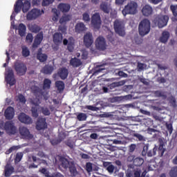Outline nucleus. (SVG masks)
<instances>
[{"label": "nucleus", "instance_id": "1", "mask_svg": "<svg viewBox=\"0 0 177 177\" xmlns=\"http://www.w3.org/2000/svg\"><path fill=\"white\" fill-rule=\"evenodd\" d=\"M28 28L30 31H31V32L37 34L35 36L33 44L32 45V48H33V49H37V48H38L39 45H41V43L44 40V32H40L41 26L35 24L29 25Z\"/></svg>", "mask_w": 177, "mask_h": 177}, {"label": "nucleus", "instance_id": "2", "mask_svg": "<svg viewBox=\"0 0 177 177\" xmlns=\"http://www.w3.org/2000/svg\"><path fill=\"white\" fill-rule=\"evenodd\" d=\"M151 26L150 21L147 19H142L138 25V32L141 37H145L150 32Z\"/></svg>", "mask_w": 177, "mask_h": 177}, {"label": "nucleus", "instance_id": "3", "mask_svg": "<svg viewBox=\"0 0 177 177\" xmlns=\"http://www.w3.org/2000/svg\"><path fill=\"white\" fill-rule=\"evenodd\" d=\"M113 28L115 34L119 35V37H125V24L124 21L121 19H115L113 23Z\"/></svg>", "mask_w": 177, "mask_h": 177}, {"label": "nucleus", "instance_id": "4", "mask_svg": "<svg viewBox=\"0 0 177 177\" xmlns=\"http://www.w3.org/2000/svg\"><path fill=\"white\" fill-rule=\"evenodd\" d=\"M122 13L124 16H127V15H136L138 13V3L133 1H130L124 6Z\"/></svg>", "mask_w": 177, "mask_h": 177}, {"label": "nucleus", "instance_id": "5", "mask_svg": "<svg viewBox=\"0 0 177 177\" xmlns=\"http://www.w3.org/2000/svg\"><path fill=\"white\" fill-rule=\"evenodd\" d=\"M157 151L160 157H162L164 156V153L165 152V149L164 148V142L160 141L158 147L155 145L153 150H149L148 151L147 156L148 157H153V156H156Z\"/></svg>", "mask_w": 177, "mask_h": 177}, {"label": "nucleus", "instance_id": "6", "mask_svg": "<svg viewBox=\"0 0 177 177\" xmlns=\"http://www.w3.org/2000/svg\"><path fill=\"white\" fill-rule=\"evenodd\" d=\"M95 48L97 50L103 52L107 49L109 46L107 45V41L103 37V36H99L95 41Z\"/></svg>", "mask_w": 177, "mask_h": 177}, {"label": "nucleus", "instance_id": "7", "mask_svg": "<svg viewBox=\"0 0 177 177\" xmlns=\"http://www.w3.org/2000/svg\"><path fill=\"white\" fill-rule=\"evenodd\" d=\"M42 13H44L43 10L41 11V10L38 8H33L27 13L26 19L28 21L35 20L36 19H38Z\"/></svg>", "mask_w": 177, "mask_h": 177}, {"label": "nucleus", "instance_id": "8", "mask_svg": "<svg viewBox=\"0 0 177 177\" xmlns=\"http://www.w3.org/2000/svg\"><path fill=\"white\" fill-rule=\"evenodd\" d=\"M3 128L6 130V132L9 135H16V133L17 132V129L12 121L6 122Z\"/></svg>", "mask_w": 177, "mask_h": 177}, {"label": "nucleus", "instance_id": "9", "mask_svg": "<svg viewBox=\"0 0 177 177\" xmlns=\"http://www.w3.org/2000/svg\"><path fill=\"white\" fill-rule=\"evenodd\" d=\"M14 68L17 75H25L27 73V66L23 62H15Z\"/></svg>", "mask_w": 177, "mask_h": 177}, {"label": "nucleus", "instance_id": "10", "mask_svg": "<svg viewBox=\"0 0 177 177\" xmlns=\"http://www.w3.org/2000/svg\"><path fill=\"white\" fill-rule=\"evenodd\" d=\"M19 134L21 135V139H25L26 140H31L34 136L30 133V130L26 127H21L19 128Z\"/></svg>", "mask_w": 177, "mask_h": 177}, {"label": "nucleus", "instance_id": "11", "mask_svg": "<svg viewBox=\"0 0 177 177\" xmlns=\"http://www.w3.org/2000/svg\"><path fill=\"white\" fill-rule=\"evenodd\" d=\"M91 26L96 30H99L102 26V19L100 14L95 13L91 17Z\"/></svg>", "mask_w": 177, "mask_h": 177}, {"label": "nucleus", "instance_id": "12", "mask_svg": "<svg viewBox=\"0 0 177 177\" xmlns=\"http://www.w3.org/2000/svg\"><path fill=\"white\" fill-rule=\"evenodd\" d=\"M6 81L7 84H9L10 86H13V85L16 84V79L15 78V72H13V69L10 68L8 70L6 75Z\"/></svg>", "mask_w": 177, "mask_h": 177}, {"label": "nucleus", "instance_id": "13", "mask_svg": "<svg viewBox=\"0 0 177 177\" xmlns=\"http://www.w3.org/2000/svg\"><path fill=\"white\" fill-rule=\"evenodd\" d=\"M48 128V123L46 118H38L36 122V129L37 131H44Z\"/></svg>", "mask_w": 177, "mask_h": 177}, {"label": "nucleus", "instance_id": "14", "mask_svg": "<svg viewBox=\"0 0 177 177\" xmlns=\"http://www.w3.org/2000/svg\"><path fill=\"white\" fill-rule=\"evenodd\" d=\"M156 23L159 28H162L168 24V20H169V17L167 15H160L156 17Z\"/></svg>", "mask_w": 177, "mask_h": 177}, {"label": "nucleus", "instance_id": "15", "mask_svg": "<svg viewBox=\"0 0 177 177\" xmlns=\"http://www.w3.org/2000/svg\"><path fill=\"white\" fill-rule=\"evenodd\" d=\"M84 44L86 48H91L93 44V35L91 32H88L84 35Z\"/></svg>", "mask_w": 177, "mask_h": 177}, {"label": "nucleus", "instance_id": "16", "mask_svg": "<svg viewBox=\"0 0 177 177\" xmlns=\"http://www.w3.org/2000/svg\"><path fill=\"white\" fill-rule=\"evenodd\" d=\"M18 120L19 121H20V122H22V124H26L28 125L30 124H32V119L31 118V117L24 113H21L19 115Z\"/></svg>", "mask_w": 177, "mask_h": 177}, {"label": "nucleus", "instance_id": "17", "mask_svg": "<svg viewBox=\"0 0 177 177\" xmlns=\"http://www.w3.org/2000/svg\"><path fill=\"white\" fill-rule=\"evenodd\" d=\"M15 172V167L7 163L4 167L3 175L5 177H10Z\"/></svg>", "mask_w": 177, "mask_h": 177}, {"label": "nucleus", "instance_id": "18", "mask_svg": "<svg viewBox=\"0 0 177 177\" xmlns=\"http://www.w3.org/2000/svg\"><path fill=\"white\" fill-rule=\"evenodd\" d=\"M31 91L34 96H35L36 97H45L42 89H41L39 87L37 86H32L31 87Z\"/></svg>", "mask_w": 177, "mask_h": 177}, {"label": "nucleus", "instance_id": "19", "mask_svg": "<svg viewBox=\"0 0 177 177\" xmlns=\"http://www.w3.org/2000/svg\"><path fill=\"white\" fill-rule=\"evenodd\" d=\"M57 9L62 13H68V12H70V9H71V6L68 3H61L57 6Z\"/></svg>", "mask_w": 177, "mask_h": 177}, {"label": "nucleus", "instance_id": "20", "mask_svg": "<svg viewBox=\"0 0 177 177\" xmlns=\"http://www.w3.org/2000/svg\"><path fill=\"white\" fill-rule=\"evenodd\" d=\"M75 31L77 34H82V32L86 31V26L84 22H78L75 26Z\"/></svg>", "mask_w": 177, "mask_h": 177}, {"label": "nucleus", "instance_id": "21", "mask_svg": "<svg viewBox=\"0 0 177 177\" xmlns=\"http://www.w3.org/2000/svg\"><path fill=\"white\" fill-rule=\"evenodd\" d=\"M4 115L6 120H12L15 115V109L12 106H8L4 112Z\"/></svg>", "mask_w": 177, "mask_h": 177}, {"label": "nucleus", "instance_id": "22", "mask_svg": "<svg viewBox=\"0 0 177 177\" xmlns=\"http://www.w3.org/2000/svg\"><path fill=\"white\" fill-rule=\"evenodd\" d=\"M57 75L61 80H66L67 77H68V69H67L66 67L61 68L59 69Z\"/></svg>", "mask_w": 177, "mask_h": 177}, {"label": "nucleus", "instance_id": "23", "mask_svg": "<svg viewBox=\"0 0 177 177\" xmlns=\"http://www.w3.org/2000/svg\"><path fill=\"white\" fill-rule=\"evenodd\" d=\"M53 41L55 45H60L63 42V34L55 32L53 35Z\"/></svg>", "mask_w": 177, "mask_h": 177}, {"label": "nucleus", "instance_id": "24", "mask_svg": "<svg viewBox=\"0 0 177 177\" xmlns=\"http://www.w3.org/2000/svg\"><path fill=\"white\" fill-rule=\"evenodd\" d=\"M142 13L143 16L149 17V16H151V15H153V8L147 4L142 8Z\"/></svg>", "mask_w": 177, "mask_h": 177}, {"label": "nucleus", "instance_id": "25", "mask_svg": "<svg viewBox=\"0 0 177 177\" xmlns=\"http://www.w3.org/2000/svg\"><path fill=\"white\" fill-rule=\"evenodd\" d=\"M37 59L39 60L41 63L46 62L48 60V55L46 54L42 53V48H39L37 53Z\"/></svg>", "mask_w": 177, "mask_h": 177}, {"label": "nucleus", "instance_id": "26", "mask_svg": "<svg viewBox=\"0 0 177 177\" xmlns=\"http://www.w3.org/2000/svg\"><path fill=\"white\" fill-rule=\"evenodd\" d=\"M100 9L104 13L109 14L110 13V6H109V3L107 2H102L101 3L100 6Z\"/></svg>", "mask_w": 177, "mask_h": 177}, {"label": "nucleus", "instance_id": "27", "mask_svg": "<svg viewBox=\"0 0 177 177\" xmlns=\"http://www.w3.org/2000/svg\"><path fill=\"white\" fill-rule=\"evenodd\" d=\"M53 70H55L53 66L45 65V66L42 68L41 73H43V74L50 75L52 73H53Z\"/></svg>", "mask_w": 177, "mask_h": 177}, {"label": "nucleus", "instance_id": "28", "mask_svg": "<svg viewBox=\"0 0 177 177\" xmlns=\"http://www.w3.org/2000/svg\"><path fill=\"white\" fill-rule=\"evenodd\" d=\"M24 0H17L14 5V12L17 14L21 11V5H23V1Z\"/></svg>", "mask_w": 177, "mask_h": 177}, {"label": "nucleus", "instance_id": "29", "mask_svg": "<svg viewBox=\"0 0 177 177\" xmlns=\"http://www.w3.org/2000/svg\"><path fill=\"white\" fill-rule=\"evenodd\" d=\"M75 45V39L74 37H71L68 38V44L67 46V49L69 52H73L74 50V46Z\"/></svg>", "mask_w": 177, "mask_h": 177}, {"label": "nucleus", "instance_id": "30", "mask_svg": "<svg viewBox=\"0 0 177 177\" xmlns=\"http://www.w3.org/2000/svg\"><path fill=\"white\" fill-rule=\"evenodd\" d=\"M21 8L22 12L24 13H27V12L30 10V8H31V3L28 0L25 1L24 3L22 1Z\"/></svg>", "mask_w": 177, "mask_h": 177}, {"label": "nucleus", "instance_id": "31", "mask_svg": "<svg viewBox=\"0 0 177 177\" xmlns=\"http://www.w3.org/2000/svg\"><path fill=\"white\" fill-rule=\"evenodd\" d=\"M168 39H169V32L163 31L162 36L160 37V42L162 44H167V42H168Z\"/></svg>", "mask_w": 177, "mask_h": 177}, {"label": "nucleus", "instance_id": "32", "mask_svg": "<svg viewBox=\"0 0 177 177\" xmlns=\"http://www.w3.org/2000/svg\"><path fill=\"white\" fill-rule=\"evenodd\" d=\"M68 168L69 169L70 174L72 176H77V175H78L77 167H75V165L73 162H71V165Z\"/></svg>", "mask_w": 177, "mask_h": 177}, {"label": "nucleus", "instance_id": "33", "mask_svg": "<svg viewBox=\"0 0 177 177\" xmlns=\"http://www.w3.org/2000/svg\"><path fill=\"white\" fill-rule=\"evenodd\" d=\"M61 167L64 168V169H67L71 165V162L68 161L66 158H61Z\"/></svg>", "mask_w": 177, "mask_h": 177}, {"label": "nucleus", "instance_id": "34", "mask_svg": "<svg viewBox=\"0 0 177 177\" xmlns=\"http://www.w3.org/2000/svg\"><path fill=\"white\" fill-rule=\"evenodd\" d=\"M70 64L71 66H73V67H80V66L82 64V62H81V59L74 57L70 60Z\"/></svg>", "mask_w": 177, "mask_h": 177}, {"label": "nucleus", "instance_id": "35", "mask_svg": "<svg viewBox=\"0 0 177 177\" xmlns=\"http://www.w3.org/2000/svg\"><path fill=\"white\" fill-rule=\"evenodd\" d=\"M55 86L59 92H63L65 88L64 82L60 80L57 81L55 82Z\"/></svg>", "mask_w": 177, "mask_h": 177}, {"label": "nucleus", "instance_id": "36", "mask_svg": "<svg viewBox=\"0 0 177 177\" xmlns=\"http://www.w3.org/2000/svg\"><path fill=\"white\" fill-rule=\"evenodd\" d=\"M26 25L24 24H19L18 26V31L20 37H24L26 35Z\"/></svg>", "mask_w": 177, "mask_h": 177}, {"label": "nucleus", "instance_id": "37", "mask_svg": "<svg viewBox=\"0 0 177 177\" xmlns=\"http://www.w3.org/2000/svg\"><path fill=\"white\" fill-rule=\"evenodd\" d=\"M143 162H145V160L142 158L137 157L133 160V164L135 167H140L143 165Z\"/></svg>", "mask_w": 177, "mask_h": 177}, {"label": "nucleus", "instance_id": "38", "mask_svg": "<svg viewBox=\"0 0 177 177\" xmlns=\"http://www.w3.org/2000/svg\"><path fill=\"white\" fill-rule=\"evenodd\" d=\"M71 20V15H64L60 19H59V24H64L67 21H70Z\"/></svg>", "mask_w": 177, "mask_h": 177}, {"label": "nucleus", "instance_id": "39", "mask_svg": "<svg viewBox=\"0 0 177 177\" xmlns=\"http://www.w3.org/2000/svg\"><path fill=\"white\" fill-rule=\"evenodd\" d=\"M23 156H24L23 152L17 153L15 158L14 159L15 164H19V162H20L23 159Z\"/></svg>", "mask_w": 177, "mask_h": 177}, {"label": "nucleus", "instance_id": "40", "mask_svg": "<svg viewBox=\"0 0 177 177\" xmlns=\"http://www.w3.org/2000/svg\"><path fill=\"white\" fill-rule=\"evenodd\" d=\"M52 84V81L49 79H44L43 84V89H50V85Z\"/></svg>", "mask_w": 177, "mask_h": 177}, {"label": "nucleus", "instance_id": "41", "mask_svg": "<svg viewBox=\"0 0 177 177\" xmlns=\"http://www.w3.org/2000/svg\"><path fill=\"white\" fill-rule=\"evenodd\" d=\"M30 111L32 113V117H33V118H38L39 115V113H38V107L32 106Z\"/></svg>", "mask_w": 177, "mask_h": 177}, {"label": "nucleus", "instance_id": "42", "mask_svg": "<svg viewBox=\"0 0 177 177\" xmlns=\"http://www.w3.org/2000/svg\"><path fill=\"white\" fill-rule=\"evenodd\" d=\"M86 118H88V115H86V113H80L77 115V119L78 121H86Z\"/></svg>", "mask_w": 177, "mask_h": 177}, {"label": "nucleus", "instance_id": "43", "mask_svg": "<svg viewBox=\"0 0 177 177\" xmlns=\"http://www.w3.org/2000/svg\"><path fill=\"white\" fill-rule=\"evenodd\" d=\"M39 99H42V97H36L35 98H31L30 100V104H33V106H39Z\"/></svg>", "mask_w": 177, "mask_h": 177}, {"label": "nucleus", "instance_id": "44", "mask_svg": "<svg viewBox=\"0 0 177 177\" xmlns=\"http://www.w3.org/2000/svg\"><path fill=\"white\" fill-rule=\"evenodd\" d=\"M82 20L84 23H89L91 21V16L88 12H84L82 15Z\"/></svg>", "mask_w": 177, "mask_h": 177}, {"label": "nucleus", "instance_id": "45", "mask_svg": "<svg viewBox=\"0 0 177 177\" xmlns=\"http://www.w3.org/2000/svg\"><path fill=\"white\" fill-rule=\"evenodd\" d=\"M169 175L170 177H177V166L171 169Z\"/></svg>", "mask_w": 177, "mask_h": 177}, {"label": "nucleus", "instance_id": "46", "mask_svg": "<svg viewBox=\"0 0 177 177\" xmlns=\"http://www.w3.org/2000/svg\"><path fill=\"white\" fill-rule=\"evenodd\" d=\"M169 102L172 107L175 108L177 106L176 99H175V97H174V96L169 97Z\"/></svg>", "mask_w": 177, "mask_h": 177}, {"label": "nucleus", "instance_id": "47", "mask_svg": "<svg viewBox=\"0 0 177 177\" xmlns=\"http://www.w3.org/2000/svg\"><path fill=\"white\" fill-rule=\"evenodd\" d=\"M41 111L44 115H50V111L48 107L41 106Z\"/></svg>", "mask_w": 177, "mask_h": 177}, {"label": "nucleus", "instance_id": "48", "mask_svg": "<svg viewBox=\"0 0 177 177\" xmlns=\"http://www.w3.org/2000/svg\"><path fill=\"white\" fill-rule=\"evenodd\" d=\"M102 67H103V65L97 66L95 67V71H94L95 75L99 74V73H102V71H103V70H106L104 68H102Z\"/></svg>", "mask_w": 177, "mask_h": 177}, {"label": "nucleus", "instance_id": "49", "mask_svg": "<svg viewBox=\"0 0 177 177\" xmlns=\"http://www.w3.org/2000/svg\"><path fill=\"white\" fill-rule=\"evenodd\" d=\"M154 95L157 97H163V99H167V95L164 94V93L160 91H156L154 92Z\"/></svg>", "mask_w": 177, "mask_h": 177}, {"label": "nucleus", "instance_id": "50", "mask_svg": "<svg viewBox=\"0 0 177 177\" xmlns=\"http://www.w3.org/2000/svg\"><path fill=\"white\" fill-rule=\"evenodd\" d=\"M22 56L24 57H28L30 56V50L27 47L22 48Z\"/></svg>", "mask_w": 177, "mask_h": 177}, {"label": "nucleus", "instance_id": "51", "mask_svg": "<svg viewBox=\"0 0 177 177\" xmlns=\"http://www.w3.org/2000/svg\"><path fill=\"white\" fill-rule=\"evenodd\" d=\"M133 136L138 139L139 142H145V140H146V139H145V137L139 133H133Z\"/></svg>", "mask_w": 177, "mask_h": 177}, {"label": "nucleus", "instance_id": "52", "mask_svg": "<svg viewBox=\"0 0 177 177\" xmlns=\"http://www.w3.org/2000/svg\"><path fill=\"white\" fill-rule=\"evenodd\" d=\"M148 152H149V144H147L143 147V149L142 151V156H143V157L147 156Z\"/></svg>", "mask_w": 177, "mask_h": 177}, {"label": "nucleus", "instance_id": "53", "mask_svg": "<svg viewBox=\"0 0 177 177\" xmlns=\"http://www.w3.org/2000/svg\"><path fill=\"white\" fill-rule=\"evenodd\" d=\"M86 171L87 172H92L93 171V167L92 166V163L90 162H86Z\"/></svg>", "mask_w": 177, "mask_h": 177}, {"label": "nucleus", "instance_id": "54", "mask_svg": "<svg viewBox=\"0 0 177 177\" xmlns=\"http://www.w3.org/2000/svg\"><path fill=\"white\" fill-rule=\"evenodd\" d=\"M55 2V0H43L41 5L43 6H49V5H52Z\"/></svg>", "mask_w": 177, "mask_h": 177}, {"label": "nucleus", "instance_id": "55", "mask_svg": "<svg viewBox=\"0 0 177 177\" xmlns=\"http://www.w3.org/2000/svg\"><path fill=\"white\" fill-rule=\"evenodd\" d=\"M120 85H121V82H113L109 86V89H114V88L120 86Z\"/></svg>", "mask_w": 177, "mask_h": 177}, {"label": "nucleus", "instance_id": "56", "mask_svg": "<svg viewBox=\"0 0 177 177\" xmlns=\"http://www.w3.org/2000/svg\"><path fill=\"white\" fill-rule=\"evenodd\" d=\"M39 172H41V174H43L46 177H49V171L46 170V168L43 167L42 169H40L39 170Z\"/></svg>", "mask_w": 177, "mask_h": 177}, {"label": "nucleus", "instance_id": "57", "mask_svg": "<svg viewBox=\"0 0 177 177\" xmlns=\"http://www.w3.org/2000/svg\"><path fill=\"white\" fill-rule=\"evenodd\" d=\"M53 12H54L55 15V16L53 17V21H57V20H59V14L57 13V10H56L55 8H53Z\"/></svg>", "mask_w": 177, "mask_h": 177}, {"label": "nucleus", "instance_id": "58", "mask_svg": "<svg viewBox=\"0 0 177 177\" xmlns=\"http://www.w3.org/2000/svg\"><path fill=\"white\" fill-rule=\"evenodd\" d=\"M18 99H19L20 103L26 104V102H27V100H26V97H24V95H23V94H19L18 95Z\"/></svg>", "mask_w": 177, "mask_h": 177}, {"label": "nucleus", "instance_id": "59", "mask_svg": "<svg viewBox=\"0 0 177 177\" xmlns=\"http://www.w3.org/2000/svg\"><path fill=\"white\" fill-rule=\"evenodd\" d=\"M170 9H171L174 16L176 17L177 16V6L171 5L170 6Z\"/></svg>", "mask_w": 177, "mask_h": 177}, {"label": "nucleus", "instance_id": "60", "mask_svg": "<svg viewBox=\"0 0 177 177\" xmlns=\"http://www.w3.org/2000/svg\"><path fill=\"white\" fill-rule=\"evenodd\" d=\"M136 150V144H131L129 146V153H133Z\"/></svg>", "mask_w": 177, "mask_h": 177}, {"label": "nucleus", "instance_id": "61", "mask_svg": "<svg viewBox=\"0 0 177 177\" xmlns=\"http://www.w3.org/2000/svg\"><path fill=\"white\" fill-rule=\"evenodd\" d=\"M166 128L167 131H169V133H172V131H174V128L172 127V124L169 123H166Z\"/></svg>", "mask_w": 177, "mask_h": 177}, {"label": "nucleus", "instance_id": "62", "mask_svg": "<svg viewBox=\"0 0 177 177\" xmlns=\"http://www.w3.org/2000/svg\"><path fill=\"white\" fill-rule=\"evenodd\" d=\"M86 109L88 110H91V111H97L98 109L96 106H93L92 105H87L86 106Z\"/></svg>", "mask_w": 177, "mask_h": 177}, {"label": "nucleus", "instance_id": "63", "mask_svg": "<svg viewBox=\"0 0 177 177\" xmlns=\"http://www.w3.org/2000/svg\"><path fill=\"white\" fill-rule=\"evenodd\" d=\"M59 31H61V32H62V34H64L66 31H67V28H66V26H59L58 28Z\"/></svg>", "mask_w": 177, "mask_h": 177}, {"label": "nucleus", "instance_id": "64", "mask_svg": "<svg viewBox=\"0 0 177 177\" xmlns=\"http://www.w3.org/2000/svg\"><path fill=\"white\" fill-rule=\"evenodd\" d=\"M114 165H111L107 167L106 169L108 171V172H110L111 174H113L114 172Z\"/></svg>", "mask_w": 177, "mask_h": 177}]
</instances>
